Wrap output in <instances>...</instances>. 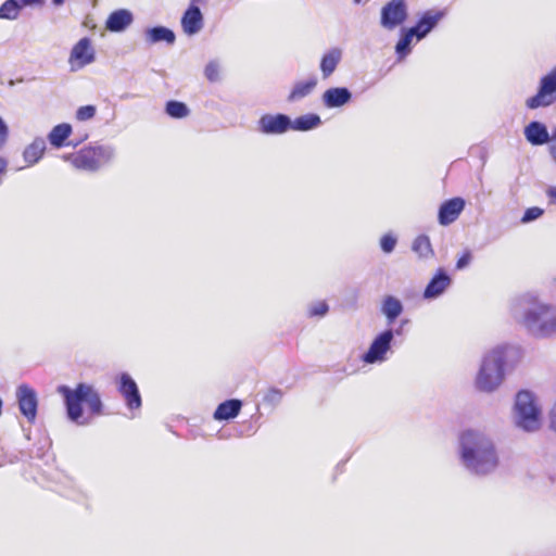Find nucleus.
<instances>
[{"mask_svg":"<svg viewBox=\"0 0 556 556\" xmlns=\"http://www.w3.org/2000/svg\"><path fill=\"white\" fill-rule=\"evenodd\" d=\"M58 392L64 397L68 418L78 425H86L90 417L103 414L101 396L90 384L78 383L74 389L60 386Z\"/></svg>","mask_w":556,"mask_h":556,"instance_id":"1","label":"nucleus"},{"mask_svg":"<svg viewBox=\"0 0 556 556\" xmlns=\"http://www.w3.org/2000/svg\"><path fill=\"white\" fill-rule=\"evenodd\" d=\"M462 458L467 468L484 475L496 468L498 458L493 443L482 433L468 430L460 437Z\"/></svg>","mask_w":556,"mask_h":556,"instance_id":"2","label":"nucleus"},{"mask_svg":"<svg viewBox=\"0 0 556 556\" xmlns=\"http://www.w3.org/2000/svg\"><path fill=\"white\" fill-rule=\"evenodd\" d=\"M521 323L538 336H549L556 332V308L536 299L526 300Z\"/></svg>","mask_w":556,"mask_h":556,"instance_id":"3","label":"nucleus"},{"mask_svg":"<svg viewBox=\"0 0 556 556\" xmlns=\"http://www.w3.org/2000/svg\"><path fill=\"white\" fill-rule=\"evenodd\" d=\"M505 354L503 350H493L482 362L476 378V387L483 392H492L504 379Z\"/></svg>","mask_w":556,"mask_h":556,"instance_id":"4","label":"nucleus"},{"mask_svg":"<svg viewBox=\"0 0 556 556\" xmlns=\"http://www.w3.org/2000/svg\"><path fill=\"white\" fill-rule=\"evenodd\" d=\"M111 157L109 150L102 146H86L64 156L76 169L96 172Z\"/></svg>","mask_w":556,"mask_h":556,"instance_id":"5","label":"nucleus"},{"mask_svg":"<svg viewBox=\"0 0 556 556\" xmlns=\"http://www.w3.org/2000/svg\"><path fill=\"white\" fill-rule=\"evenodd\" d=\"M515 412L519 427L527 431L539 429L541 425V410L531 392L522 390L517 393Z\"/></svg>","mask_w":556,"mask_h":556,"instance_id":"6","label":"nucleus"},{"mask_svg":"<svg viewBox=\"0 0 556 556\" xmlns=\"http://www.w3.org/2000/svg\"><path fill=\"white\" fill-rule=\"evenodd\" d=\"M556 102V67L540 80L538 92L528 98L526 106L530 110L545 108Z\"/></svg>","mask_w":556,"mask_h":556,"instance_id":"7","label":"nucleus"},{"mask_svg":"<svg viewBox=\"0 0 556 556\" xmlns=\"http://www.w3.org/2000/svg\"><path fill=\"white\" fill-rule=\"evenodd\" d=\"M94 59L96 52L92 47V42L88 37H84L72 48L68 63L71 65V70L74 72L92 63Z\"/></svg>","mask_w":556,"mask_h":556,"instance_id":"8","label":"nucleus"},{"mask_svg":"<svg viewBox=\"0 0 556 556\" xmlns=\"http://www.w3.org/2000/svg\"><path fill=\"white\" fill-rule=\"evenodd\" d=\"M117 390L130 410L141 408L142 400L136 381L126 372L118 377Z\"/></svg>","mask_w":556,"mask_h":556,"instance_id":"9","label":"nucleus"},{"mask_svg":"<svg viewBox=\"0 0 556 556\" xmlns=\"http://www.w3.org/2000/svg\"><path fill=\"white\" fill-rule=\"evenodd\" d=\"M407 16L405 0H391L381 10V25L393 29L401 25Z\"/></svg>","mask_w":556,"mask_h":556,"instance_id":"10","label":"nucleus"},{"mask_svg":"<svg viewBox=\"0 0 556 556\" xmlns=\"http://www.w3.org/2000/svg\"><path fill=\"white\" fill-rule=\"evenodd\" d=\"M16 396L20 412L29 422H34L38 407V400L35 390L27 384H22L17 389Z\"/></svg>","mask_w":556,"mask_h":556,"instance_id":"11","label":"nucleus"},{"mask_svg":"<svg viewBox=\"0 0 556 556\" xmlns=\"http://www.w3.org/2000/svg\"><path fill=\"white\" fill-rule=\"evenodd\" d=\"M393 339V332L386 330L380 333L371 343L368 351L364 354L363 361L367 364H372L378 361H382L384 354L390 349L391 341Z\"/></svg>","mask_w":556,"mask_h":556,"instance_id":"12","label":"nucleus"},{"mask_svg":"<svg viewBox=\"0 0 556 556\" xmlns=\"http://www.w3.org/2000/svg\"><path fill=\"white\" fill-rule=\"evenodd\" d=\"M291 128V119L285 114H265L258 121L263 134H283Z\"/></svg>","mask_w":556,"mask_h":556,"instance_id":"13","label":"nucleus"},{"mask_svg":"<svg viewBox=\"0 0 556 556\" xmlns=\"http://www.w3.org/2000/svg\"><path fill=\"white\" fill-rule=\"evenodd\" d=\"M465 207L464 199L459 197L452 198L444 201L439 210L438 219L442 226H447L454 223Z\"/></svg>","mask_w":556,"mask_h":556,"instance_id":"14","label":"nucleus"},{"mask_svg":"<svg viewBox=\"0 0 556 556\" xmlns=\"http://www.w3.org/2000/svg\"><path fill=\"white\" fill-rule=\"evenodd\" d=\"M198 1L192 0L181 17L182 30L189 36L199 33L203 27V16L198 7Z\"/></svg>","mask_w":556,"mask_h":556,"instance_id":"15","label":"nucleus"},{"mask_svg":"<svg viewBox=\"0 0 556 556\" xmlns=\"http://www.w3.org/2000/svg\"><path fill=\"white\" fill-rule=\"evenodd\" d=\"M443 11L428 10L421 15L417 24L409 29L413 30L418 40L422 39L435 27V25L443 18Z\"/></svg>","mask_w":556,"mask_h":556,"instance_id":"16","label":"nucleus"},{"mask_svg":"<svg viewBox=\"0 0 556 556\" xmlns=\"http://www.w3.org/2000/svg\"><path fill=\"white\" fill-rule=\"evenodd\" d=\"M42 3V0H7L0 7V18L15 20L24 7L41 5Z\"/></svg>","mask_w":556,"mask_h":556,"instance_id":"17","label":"nucleus"},{"mask_svg":"<svg viewBox=\"0 0 556 556\" xmlns=\"http://www.w3.org/2000/svg\"><path fill=\"white\" fill-rule=\"evenodd\" d=\"M526 139L533 146H542L551 141V136L544 124L531 122L525 128Z\"/></svg>","mask_w":556,"mask_h":556,"instance_id":"18","label":"nucleus"},{"mask_svg":"<svg viewBox=\"0 0 556 556\" xmlns=\"http://www.w3.org/2000/svg\"><path fill=\"white\" fill-rule=\"evenodd\" d=\"M351 98V92L344 87L329 88L323 94V101L327 108L342 106L348 103Z\"/></svg>","mask_w":556,"mask_h":556,"instance_id":"19","label":"nucleus"},{"mask_svg":"<svg viewBox=\"0 0 556 556\" xmlns=\"http://www.w3.org/2000/svg\"><path fill=\"white\" fill-rule=\"evenodd\" d=\"M72 135V126L67 123H62L54 126L48 135V140L54 148H62L64 146H77L79 142H70L67 139Z\"/></svg>","mask_w":556,"mask_h":556,"instance_id":"20","label":"nucleus"},{"mask_svg":"<svg viewBox=\"0 0 556 556\" xmlns=\"http://www.w3.org/2000/svg\"><path fill=\"white\" fill-rule=\"evenodd\" d=\"M450 277L440 269L427 285L424 296L427 299L435 298L440 295L450 286Z\"/></svg>","mask_w":556,"mask_h":556,"instance_id":"21","label":"nucleus"},{"mask_svg":"<svg viewBox=\"0 0 556 556\" xmlns=\"http://www.w3.org/2000/svg\"><path fill=\"white\" fill-rule=\"evenodd\" d=\"M242 402L240 400H228L220 403L214 412L216 420H228L237 417L241 410Z\"/></svg>","mask_w":556,"mask_h":556,"instance_id":"22","label":"nucleus"},{"mask_svg":"<svg viewBox=\"0 0 556 556\" xmlns=\"http://www.w3.org/2000/svg\"><path fill=\"white\" fill-rule=\"evenodd\" d=\"M132 22V15L127 10H117L110 14L106 28L111 31H122Z\"/></svg>","mask_w":556,"mask_h":556,"instance_id":"23","label":"nucleus"},{"mask_svg":"<svg viewBox=\"0 0 556 556\" xmlns=\"http://www.w3.org/2000/svg\"><path fill=\"white\" fill-rule=\"evenodd\" d=\"M342 56V52L339 48H333L325 53L320 61V70L323 77H329L337 68Z\"/></svg>","mask_w":556,"mask_h":556,"instance_id":"24","label":"nucleus"},{"mask_svg":"<svg viewBox=\"0 0 556 556\" xmlns=\"http://www.w3.org/2000/svg\"><path fill=\"white\" fill-rule=\"evenodd\" d=\"M316 85H317V79L315 77H312L304 81H298L293 86L291 92L289 93L288 101L294 102V101L305 98L315 89Z\"/></svg>","mask_w":556,"mask_h":556,"instance_id":"25","label":"nucleus"},{"mask_svg":"<svg viewBox=\"0 0 556 556\" xmlns=\"http://www.w3.org/2000/svg\"><path fill=\"white\" fill-rule=\"evenodd\" d=\"M46 151V142L43 139H35L30 144H28L24 152L23 156L25 162L28 165L36 164L43 155Z\"/></svg>","mask_w":556,"mask_h":556,"instance_id":"26","label":"nucleus"},{"mask_svg":"<svg viewBox=\"0 0 556 556\" xmlns=\"http://www.w3.org/2000/svg\"><path fill=\"white\" fill-rule=\"evenodd\" d=\"M175 38L174 31L163 26H156L147 30V40L150 43L165 41L168 45H173Z\"/></svg>","mask_w":556,"mask_h":556,"instance_id":"27","label":"nucleus"},{"mask_svg":"<svg viewBox=\"0 0 556 556\" xmlns=\"http://www.w3.org/2000/svg\"><path fill=\"white\" fill-rule=\"evenodd\" d=\"M321 123L320 117L316 114H305L291 121V128L299 131H307L317 127Z\"/></svg>","mask_w":556,"mask_h":556,"instance_id":"28","label":"nucleus"},{"mask_svg":"<svg viewBox=\"0 0 556 556\" xmlns=\"http://www.w3.org/2000/svg\"><path fill=\"white\" fill-rule=\"evenodd\" d=\"M403 311L402 303L392 295L384 298L382 303V313L386 315L390 323H393Z\"/></svg>","mask_w":556,"mask_h":556,"instance_id":"29","label":"nucleus"},{"mask_svg":"<svg viewBox=\"0 0 556 556\" xmlns=\"http://www.w3.org/2000/svg\"><path fill=\"white\" fill-rule=\"evenodd\" d=\"M413 250L416 252L420 257L427 258L433 255V250L431 247L430 239L425 236H418L413 243Z\"/></svg>","mask_w":556,"mask_h":556,"instance_id":"30","label":"nucleus"},{"mask_svg":"<svg viewBox=\"0 0 556 556\" xmlns=\"http://www.w3.org/2000/svg\"><path fill=\"white\" fill-rule=\"evenodd\" d=\"M165 111L173 118H184L189 114V109L184 102L174 100L166 103Z\"/></svg>","mask_w":556,"mask_h":556,"instance_id":"31","label":"nucleus"},{"mask_svg":"<svg viewBox=\"0 0 556 556\" xmlns=\"http://www.w3.org/2000/svg\"><path fill=\"white\" fill-rule=\"evenodd\" d=\"M416 37L413 30L407 29L400 40L397 41L395 46L396 53L400 55V58H404L407 55L410 51V43L413 38Z\"/></svg>","mask_w":556,"mask_h":556,"instance_id":"32","label":"nucleus"},{"mask_svg":"<svg viewBox=\"0 0 556 556\" xmlns=\"http://www.w3.org/2000/svg\"><path fill=\"white\" fill-rule=\"evenodd\" d=\"M97 108L94 105H84L78 108L75 117L79 122H86L94 117Z\"/></svg>","mask_w":556,"mask_h":556,"instance_id":"33","label":"nucleus"},{"mask_svg":"<svg viewBox=\"0 0 556 556\" xmlns=\"http://www.w3.org/2000/svg\"><path fill=\"white\" fill-rule=\"evenodd\" d=\"M204 75L206 79L211 83H216L220 78V68L218 63L212 61L210 62L204 70Z\"/></svg>","mask_w":556,"mask_h":556,"instance_id":"34","label":"nucleus"},{"mask_svg":"<svg viewBox=\"0 0 556 556\" xmlns=\"http://www.w3.org/2000/svg\"><path fill=\"white\" fill-rule=\"evenodd\" d=\"M329 311V306L326 303V301H319L308 308V316L309 317H323L325 316Z\"/></svg>","mask_w":556,"mask_h":556,"instance_id":"35","label":"nucleus"},{"mask_svg":"<svg viewBox=\"0 0 556 556\" xmlns=\"http://www.w3.org/2000/svg\"><path fill=\"white\" fill-rule=\"evenodd\" d=\"M544 211L538 206H532L526 210L523 216L521 217V222L523 224L530 223L543 215Z\"/></svg>","mask_w":556,"mask_h":556,"instance_id":"36","label":"nucleus"},{"mask_svg":"<svg viewBox=\"0 0 556 556\" xmlns=\"http://www.w3.org/2000/svg\"><path fill=\"white\" fill-rule=\"evenodd\" d=\"M395 244H396V239L391 235H384L380 239V247H381L382 251L386 253H391L394 250Z\"/></svg>","mask_w":556,"mask_h":556,"instance_id":"37","label":"nucleus"},{"mask_svg":"<svg viewBox=\"0 0 556 556\" xmlns=\"http://www.w3.org/2000/svg\"><path fill=\"white\" fill-rule=\"evenodd\" d=\"M471 258H472L471 252L469 250H465L463 252V254L459 256V258L457 260L456 268L463 269V268L467 267L470 264Z\"/></svg>","mask_w":556,"mask_h":556,"instance_id":"38","label":"nucleus"},{"mask_svg":"<svg viewBox=\"0 0 556 556\" xmlns=\"http://www.w3.org/2000/svg\"><path fill=\"white\" fill-rule=\"evenodd\" d=\"M9 137V128L4 121L0 117V149L5 144Z\"/></svg>","mask_w":556,"mask_h":556,"instance_id":"39","label":"nucleus"},{"mask_svg":"<svg viewBox=\"0 0 556 556\" xmlns=\"http://www.w3.org/2000/svg\"><path fill=\"white\" fill-rule=\"evenodd\" d=\"M548 151H549L551 156L553 157V160L556 163V127L552 130L551 144L548 147Z\"/></svg>","mask_w":556,"mask_h":556,"instance_id":"40","label":"nucleus"},{"mask_svg":"<svg viewBox=\"0 0 556 556\" xmlns=\"http://www.w3.org/2000/svg\"><path fill=\"white\" fill-rule=\"evenodd\" d=\"M547 195L551 198L552 202H556V187H551L546 191Z\"/></svg>","mask_w":556,"mask_h":556,"instance_id":"41","label":"nucleus"},{"mask_svg":"<svg viewBox=\"0 0 556 556\" xmlns=\"http://www.w3.org/2000/svg\"><path fill=\"white\" fill-rule=\"evenodd\" d=\"M65 0H53V3L56 5H61Z\"/></svg>","mask_w":556,"mask_h":556,"instance_id":"42","label":"nucleus"}]
</instances>
